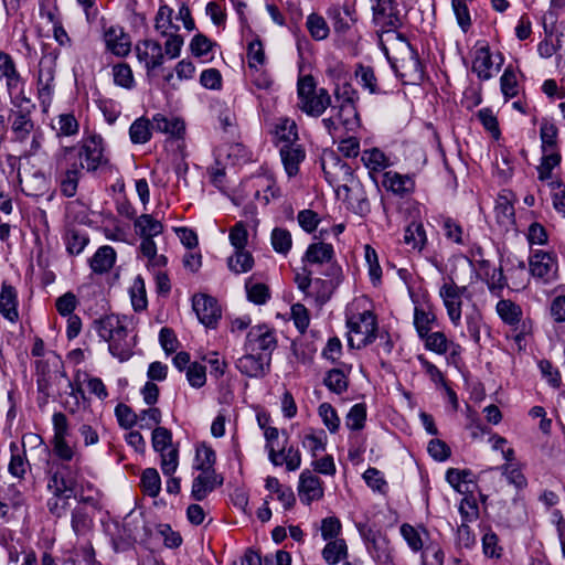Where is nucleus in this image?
Masks as SVG:
<instances>
[{
  "mask_svg": "<svg viewBox=\"0 0 565 565\" xmlns=\"http://www.w3.org/2000/svg\"><path fill=\"white\" fill-rule=\"evenodd\" d=\"M56 168L61 170L58 184L61 193L66 198L76 195L83 170L95 172L108 164L105 156L104 139L92 135L74 146H63L54 153Z\"/></svg>",
  "mask_w": 565,
  "mask_h": 565,
  "instance_id": "obj_1",
  "label": "nucleus"
},
{
  "mask_svg": "<svg viewBox=\"0 0 565 565\" xmlns=\"http://www.w3.org/2000/svg\"><path fill=\"white\" fill-rule=\"evenodd\" d=\"M348 345L362 349L373 343L377 337L376 316L371 310L347 315Z\"/></svg>",
  "mask_w": 565,
  "mask_h": 565,
  "instance_id": "obj_2",
  "label": "nucleus"
},
{
  "mask_svg": "<svg viewBox=\"0 0 565 565\" xmlns=\"http://www.w3.org/2000/svg\"><path fill=\"white\" fill-rule=\"evenodd\" d=\"M47 488L54 495L77 497L78 468L70 462L47 461Z\"/></svg>",
  "mask_w": 565,
  "mask_h": 565,
  "instance_id": "obj_3",
  "label": "nucleus"
},
{
  "mask_svg": "<svg viewBox=\"0 0 565 565\" xmlns=\"http://www.w3.org/2000/svg\"><path fill=\"white\" fill-rule=\"evenodd\" d=\"M324 178L330 185L339 192L343 190L347 193L353 192L355 180L353 169L333 152L326 154L321 162Z\"/></svg>",
  "mask_w": 565,
  "mask_h": 565,
  "instance_id": "obj_4",
  "label": "nucleus"
},
{
  "mask_svg": "<svg viewBox=\"0 0 565 565\" xmlns=\"http://www.w3.org/2000/svg\"><path fill=\"white\" fill-rule=\"evenodd\" d=\"M11 104L13 108L10 111L9 118L11 119L14 140L23 142L34 128L31 115L35 110V104L29 97H14Z\"/></svg>",
  "mask_w": 565,
  "mask_h": 565,
  "instance_id": "obj_5",
  "label": "nucleus"
},
{
  "mask_svg": "<svg viewBox=\"0 0 565 565\" xmlns=\"http://www.w3.org/2000/svg\"><path fill=\"white\" fill-rule=\"evenodd\" d=\"M153 450L160 454L161 470L164 476H172L179 465V450L172 445V433L162 426L152 430Z\"/></svg>",
  "mask_w": 565,
  "mask_h": 565,
  "instance_id": "obj_6",
  "label": "nucleus"
},
{
  "mask_svg": "<svg viewBox=\"0 0 565 565\" xmlns=\"http://www.w3.org/2000/svg\"><path fill=\"white\" fill-rule=\"evenodd\" d=\"M530 274L544 284L557 279L558 262L557 256L552 252L541 249L532 252L529 258Z\"/></svg>",
  "mask_w": 565,
  "mask_h": 565,
  "instance_id": "obj_7",
  "label": "nucleus"
},
{
  "mask_svg": "<svg viewBox=\"0 0 565 565\" xmlns=\"http://www.w3.org/2000/svg\"><path fill=\"white\" fill-rule=\"evenodd\" d=\"M468 288L458 286L452 278L445 280L439 288V297L443 299L447 315L454 326H459L461 321L462 298L466 297Z\"/></svg>",
  "mask_w": 565,
  "mask_h": 565,
  "instance_id": "obj_8",
  "label": "nucleus"
},
{
  "mask_svg": "<svg viewBox=\"0 0 565 565\" xmlns=\"http://www.w3.org/2000/svg\"><path fill=\"white\" fill-rule=\"evenodd\" d=\"M373 21L382 23L388 30H396L403 26L405 14L402 13L398 0H377L371 2Z\"/></svg>",
  "mask_w": 565,
  "mask_h": 565,
  "instance_id": "obj_9",
  "label": "nucleus"
},
{
  "mask_svg": "<svg viewBox=\"0 0 565 565\" xmlns=\"http://www.w3.org/2000/svg\"><path fill=\"white\" fill-rule=\"evenodd\" d=\"M277 347L274 331L266 324L255 326L249 329L244 344L245 352L273 353Z\"/></svg>",
  "mask_w": 565,
  "mask_h": 565,
  "instance_id": "obj_10",
  "label": "nucleus"
},
{
  "mask_svg": "<svg viewBox=\"0 0 565 565\" xmlns=\"http://www.w3.org/2000/svg\"><path fill=\"white\" fill-rule=\"evenodd\" d=\"M270 353L245 352L236 360V369L245 376L262 379L270 371Z\"/></svg>",
  "mask_w": 565,
  "mask_h": 565,
  "instance_id": "obj_11",
  "label": "nucleus"
},
{
  "mask_svg": "<svg viewBox=\"0 0 565 565\" xmlns=\"http://www.w3.org/2000/svg\"><path fill=\"white\" fill-rule=\"evenodd\" d=\"M192 307L199 321L207 328H215L222 311L217 300L209 295L199 294L192 299Z\"/></svg>",
  "mask_w": 565,
  "mask_h": 565,
  "instance_id": "obj_12",
  "label": "nucleus"
},
{
  "mask_svg": "<svg viewBox=\"0 0 565 565\" xmlns=\"http://www.w3.org/2000/svg\"><path fill=\"white\" fill-rule=\"evenodd\" d=\"M136 55L140 63L145 64L147 75L163 64L164 54L161 44L154 40H143L137 43Z\"/></svg>",
  "mask_w": 565,
  "mask_h": 565,
  "instance_id": "obj_13",
  "label": "nucleus"
},
{
  "mask_svg": "<svg viewBox=\"0 0 565 565\" xmlns=\"http://www.w3.org/2000/svg\"><path fill=\"white\" fill-rule=\"evenodd\" d=\"M367 548L379 565H392V548L388 539L379 531H369L366 535Z\"/></svg>",
  "mask_w": 565,
  "mask_h": 565,
  "instance_id": "obj_14",
  "label": "nucleus"
},
{
  "mask_svg": "<svg viewBox=\"0 0 565 565\" xmlns=\"http://www.w3.org/2000/svg\"><path fill=\"white\" fill-rule=\"evenodd\" d=\"M298 494L303 504H311L312 501L323 497L321 480L310 470H303L299 477Z\"/></svg>",
  "mask_w": 565,
  "mask_h": 565,
  "instance_id": "obj_15",
  "label": "nucleus"
},
{
  "mask_svg": "<svg viewBox=\"0 0 565 565\" xmlns=\"http://www.w3.org/2000/svg\"><path fill=\"white\" fill-rule=\"evenodd\" d=\"M223 484V477L215 470L200 471L193 479L191 497L195 501H203L216 487Z\"/></svg>",
  "mask_w": 565,
  "mask_h": 565,
  "instance_id": "obj_16",
  "label": "nucleus"
},
{
  "mask_svg": "<svg viewBox=\"0 0 565 565\" xmlns=\"http://www.w3.org/2000/svg\"><path fill=\"white\" fill-rule=\"evenodd\" d=\"M106 47L117 56H127L131 50L130 36L122 26L111 25L104 32Z\"/></svg>",
  "mask_w": 565,
  "mask_h": 565,
  "instance_id": "obj_17",
  "label": "nucleus"
},
{
  "mask_svg": "<svg viewBox=\"0 0 565 565\" xmlns=\"http://www.w3.org/2000/svg\"><path fill=\"white\" fill-rule=\"evenodd\" d=\"M354 9L349 6L341 7L340 4H332L327 9V17L331 21L334 33L338 35H345L353 22H355L354 18Z\"/></svg>",
  "mask_w": 565,
  "mask_h": 565,
  "instance_id": "obj_18",
  "label": "nucleus"
},
{
  "mask_svg": "<svg viewBox=\"0 0 565 565\" xmlns=\"http://www.w3.org/2000/svg\"><path fill=\"white\" fill-rule=\"evenodd\" d=\"M382 185L393 194L405 198L415 191V181L408 174H401L396 171L383 173Z\"/></svg>",
  "mask_w": 565,
  "mask_h": 565,
  "instance_id": "obj_19",
  "label": "nucleus"
},
{
  "mask_svg": "<svg viewBox=\"0 0 565 565\" xmlns=\"http://www.w3.org/2000/svg\"><path fill=\"white\" fill-rule=\"evenodd\" d=\"M331 95L328 89L321 87L318 88L316 94L298 103V107L306 115L318 118L324 114L328 107H331Z\"/></svg>",
  "mask_w": 565,
  "mask_h": 565,
  "instance_id": "obj_20",
  "label": "nucleus"
},
{
  "mask_svg": "<svg viewBox=\"0 0 565 565\" xmlns=\"http://www.w3.org/2000/svg\"><path fill=\"white\" fill-rule=\"evenodd\" d=\"M17 289L3 281L0 291V313L8 321L15 323L19 320Z\"/></svg>",
  "mask_w": 565,
  "mask_h": 565,
  "instance_id": "obj_21",
  "label": "nucleus"
},
{
  "mask_svg": "<svg viewBox=\"0 0 565 565\" xmlns=\"http://www.w3.org/2000/svg\"><path fill=\"white\" fill-rule=\"evenodd\" d=\"M280 157L288 177H295L299 172V164L306 158V151L299 143H288L280 148Z\"/></svg>",
  "mask_w": 565,
  "mask_h": 565,
  "instance_id": "obj_22",
  "label": "nucleus"
},
{
  "mask_svg": "<svg viewBox=\"0 0 565 565\" xmlns=\"http://www.w3.org/2000/svg\"><path fill=\"white\" fill-rule=\"evenodd\" d=\"M331 113L335 114L338 122L347 131H354L360 127V116L355 103L351 98L342 100L339 106L331 107Z\"/></svg>",
  "mask_w": 565,
  "mask_h": 565,
  "instance_id": "obj_23",
  "label": "nucleus"
},
{
  "mask_svg": "<svg viewBox=\"0 0 565 565\" xmlns=\"http://www.w3.org/2000/svg\"><path fill=\"white\" fill-rule=\"evenodd\" d=\"M108 349L113 356L125 362L132 355V343L128 340V331L121 326L108 341Z\"/></svg>",
  "mask_w": 565,
  "mask_h": 565,
  "instance_id": "obj_24",
  "label": "nucleus"
},
{
  "mask_svg": "<svg viewBox=\"0 0 565 565\" xmlns=\"http://www.w3.org/2000/svg\"><path fill=\"white\" fill-rule=\"evenodd\" d=\"M151 127L154 131L162 132L174 138H181L185 130L183 120L178 117H168L162 114H156L152 117Z\"/></svg>",
  "mask_w": 565,
  "mask_h": 565,
  "instance_id": "obj_25",
  "label": "nucleus"
},
{
  "mask_svg": "<svg viewBox=\"0 0 565 565\" xmlns=\"http://www.w3.org/2000/svg\"><path fill=\"white\" fill-rule=\"evenodd\" d=\"M54 70L51 63L41 61L38 76V94L44 106L51 103L53 94Z\"/></svg>",
  "mask_w": 565,
  "mask_h": 565,
  "instance_id": "obj_26",
  "label": "nucleus"
},
{
  "mask_svg": "<svg viewBox=\"0 0 565 565\" xmlns=\"http://www.w3.org/2000/svg\"><path fill=\"white\" fill-rule=\"evenodd\" d=\"M333 258V246L331 244L320 242L312 243L308 246L305 255L302 256V263L310 265H324L329 264Z\"/></svg>",
  "mask_w": 565,
  "mask_h": 565,
  "instance_id": "obj_27",
  "label": "nucleus"
},
{
  "mask_svg": "<svg viewBox=\"0 0 565 565\" xmlns=\"http://www.w3.org/2000/svg\"><path fill=\"white\" fill-rule=\"evenodd\" d=\"M116 263V252L111 246L99 247L89 259L93 273L103 275L108 273Z\"/></svg>",
  "mask_w": 565,
  "mask_h": 565,
  "instance_id": "obj_28",
  "label": "nucleus"
},
{
  "mask_svg": "<svg viewBox=\"0 0 565 565\" xmlns=\"http://www.w3.org/2000/svg\"><path fill=\"white\" fill-rule=\"evenodd\" d=\"M136 234L140 238H153L163 232V225L160 221L153 218L151 214L143 213L134 221Z\"/></svg>",
  "mask_w": 565,
  "mask_h": 565,
  "instance_id": "obj_29",
  "label": "nucleus"
},
{
  "mask_svg": "<svg viewBox=\"0 0 565 565\" xmlns=\"http://www.w3.org/2000/svg\"><path fill=\"white\" fill-rule=\"evenodd\" d=\"M71 526L77 536H86L90 533L94 521L85 507L77 505L72 510Z\"/></svg>",
  "mask_w": 565,
  "mask_h": 565,
  "instance_id": "obj_30",
  "label": "nucleus"
},
{
  "mask_svg": "<svg viewBox=\"0 0 565 565\" xmlns=\"http://www.w3.org/2000/svg\"><path fill=\"white\" fill-rule=\"evenodd\" d=\"M493 66L492 56L488 46H482L476 51L472 61V72L481 81H488L492 77L491 68Z\"/></svg>",
  "mask_w": 565,
  "mask_h": 565,
  "instance_id": "obj_31",
  "label": "nucleus"
},
{
  "mask_svg": "<svg viewBox=\"0 0 565 565\" xmlns=\"http://www.w3.org/2000/svg\"><path fill=\"white\" fill-rule=\"evenodd\" d=\"M500 319L508 326H516L523 316L522 308L510 299H501L495 306Z\"/></svg>",
  "mask_w": 565,
  "mask_h": 565,
  "instance_id": "obj_32",
  "label": "nucleus"
},
{
  "mask_svg": "<svg viewBox=\"0 0 565 565\" xmlns=\"http://www.w3.org/2000/svg\"><path fill=\"white\" fill-rule=\"evenodd\" d=\"M66 250L70 255H79L89 243L88 234L74 226L68 227L64 234Z\"/></svg>",
  "mask_w": 565,
  "mask_h": 565,
  "instance_id": "obj_33",
  "label": "nucleus"
},
{
  "mask_svg": "<svg viewBox=\"0 0 565 565\" xmlns=\"http://www.w3.org/2000/svg\"><path fill=\"white\" fill-rule=\"evenodd\" d=\"M353 192H345V201H348L351 210L355 214L360 216H366L371 212V204L365 195V192L360 182L353 184Z\"/></svg>",
  "mask_w": 565,
  "mask_h": 565,
  "instance_id": "obj_34",
  "label": "nucleus"
},
{
  "mask_svg": "<svg viewBox=\"0 0 565 565\" xmlns=\"http://www.w3.org/2000/svg\"><path fill=\"white\" fill-rule=\"evenodd\" d=\"M361 160L370 170V175L374 179V173L386 169L390 166L388 158L377 148L364 150Z\"/></svg>",
  "mask_w": 565,
  "mask_h": 565,
  "instance_id": "obj_35",
  "label": "nucleus"
},
{
  "mask_svg": "<svg viewBox=\"0 0 565 565\" xmlns=\"http://www.w3.org/2000/svg\"><path fill=\"white\" fill-rule=\"evenodd\" d=\"M404 242L411 245L413 249L422 252L427 244V234L422 222L413 221L405 228Z\"/></svg>",
  "mask_w": 565,
  "mask_h": 565,
  "instance_id": "obj_36",
  "label": "nucleus"
},
{
  "mask_svg": "<svg viewBox=\"0 0 565 565\" xmlns=\"http://www.w3.org/2000/svg\"><path fill=\"white\" fill-rule=\"evenodd\" d=\"M347 556L348 546L343 539L329 541L322 550V557L330 565L338 564L341 559L347 558Z\"/></svg>",
  "mask_w": 565,
  "mask_h": 565,
  "instance_id": "obj_37",
  "label": "nucleus"
},
{
  "mask_svg": "<svg viewBox=\"0 0 565 565\" xmlns=\"http://www.w3.org/2000/svg\"><path fill=\"white\" fill-rule=\"evenodd\" d=\"M151 121L145 117L137 118L129 128L130 141L135 145H143L151 138Z\"/></svg>",
  "mask_w": 565,
  "mask_h": 565,
  "instance_id": "obj_38",
  "label": "nucleus"
},
{
  "mask_svg": "<svg viewBox=\"0 0 565 565\" xmlns=\"http://www.w3.org/2000/svg\"><path fill=\"white\" fill-rule=\"evenodd\" d=\"M140 487L145 494L156 498L161 491V478L156 468H147L142 471Z\"/></svg>",
  "mask_w": 565,
  "mask_h": 565,
  "instance_id": "obj_39",
  "label": "nucleus"
},
{
  "mask_svg": "<svg viewBox=\"0 0 565 565\" xmlns=\"http://www.w3.org/2000/svg\"><path fill=\"white\" fill-rule=\"evenodd\" d=\"M275 137L278 141L295 143L298 140V129L295 120L290 118H280L275 126Z\"/></svg>",
  "mask_w": 565,
  "mask_h": 565,
  "instance_id": "obj_40",
  "label": "nucleus"
},
{
  "mask_svg": "<svg viewBox=\"0 0 565 565\" xmlns=\"http://www.w3.org/2000/svg\"><path fill=\"white\" fill-rule=\"evenodd\" d=\"M323 384L334 394L341 395L349 387V380L344 372L340 369H332L327 372Z\"/></svg>",
  "mask_w": 565,
  "mask_h": 565,
  "instance_id": "obj_41",
  "label": "nucleus"
},
{
  "mask_svg": "<svg viewBox=\"0 0 565 565\" xmlns=\"http://www.w3.org/2000/svg\"><path fill=\"white\" fill-rule=\"evenodd\" d=\"M355 76L360 85L367 89L370 94H382L383 90L377 85V78L371 66L359 64L355 70Z\"/></svg>",
  "mask_w": 565,
  "mask_h": 565,
  "instance_id": "obj_42",
  "label": "nucleus"
},
{
  "mask_svg": "<svg viewBox=\"0 0 565 565\" xmlns=\"http://www.w3.org/2000/svg\"><path fill=\"white\" fill-rule=\"evenodd\" d=\"M121 322L116 316H106L94 321V328L97 334L106 342H108L115 332L121 327Z\"/></svg>",
  "mask_w": 565,
  "mask_h": 565,
  "instance_id": "obj_43",
  "label": "nucleus"
},
{
  "mask_svg": "<svg viewBox=\"0 0 565 565\" xmlns=\"http://www.w3.org/2000/svg\"><path fill=\"white\" fill-rule=\"evenodd\" d=\"M558 129L554 122L543 119L540 128V137L542 141V151L548 152L557 147Z\"/></svg>",
  "mask_w": 565,
  "mask_h": 565,
  "instance_id": "obj_44",
  "label": "nucleus"
},
{
  "mask_svg": "<svg viewBox=\"0 0 565 565\" xmlns=\"http://www.w3.org/2000/svg\"><path fill=\"white\" fill-rule=\"evenodd\" d=\"M230 270L235 274H242L250 270L254 266V258L250 253L245 249L235 250L234 255L227 259Z\"/></svg>",
  "mask_w": 565,
  "mask_h": 565,
  "instance_id": "obj_45",
  "label": "nucleus"
},
{
  "mask_svg": "<svg viewBox=\"0 0 565 565\" xmlns=\"http://www.w3.org/2000/svg\"><path fill=\"white\" fill-rule=\"evenodd\" d=\"M130 299L135 311H143L148 307L146 285L143 278L138 275L130 288Z\"/></svg>",
  "mask_w": 565,
  "mask_h": 565,
  "instance_id": "obj_46",
  "label": "nucleus"
},
{
  "mask_svg": "<svg viewBox=\"0 0 565 565\" xmlns=\"http://www.w3.org/2000/svg\"><path fill=\"white\" fill-rule=\"evenodd\" d=\"M436 322V316L431 311H426L420 307L414 309V326L418 333L419 339H424Z\"/></svg>",
  "mask_w": 565,
  "mask_h": 565,
  "instance_id": "obj_47",
  "label": "nucleus"
},
{
  "mask_svg": "<svg viewBox=\"0 0 565 565\" xmlns=\"http://www.w3.org/2000/svg\"><path fill=\"white\" fill-rule=\"evenodd\" d=\"M307 29L316 41H322L328 38L330 28L323 17L311 13L307 17Z\"/></svg>",
  "mask_w": 565,
  "mask_h": 565,
  "instance_id": "obj_48",
  "label": "nucleus"
},
{
  "mask_svg": "<svg viewBox=\"0 0 565 565\" xmlns=\"http://www.w3.org/2000/svg\"><path fill=\"white\" fill-rule=\"evenodd\" d=\"M497 220L500 224L510 225L514 223V206L505 194H500L494 207Z\"/></svg>",
  "mask_w": 565,
  "mask_h": 565,
  "instance_id": "obj_49",
  "label": "nucleus"
},
{
  "mask_svg": "<svg viewBox=\"0 0 565 565\" xmlns=\"http://www.w3.org/2000/svg\"><path fill=\"white\" fill-rule=\"evenodd\" d=\"M271 246L278 254L287 255L292 246L291 234L282 227H275L270 235Z\"/></svg>",
  "mask_w": 565,
  "mask_h": 565,
  "instance_id": "obj_50",
  "label": "nucleus"
},
{
  "mask_svg": "<svg viewBox=\"0 0 565 565\" xmlns=\"http://www.w3.org/2000/svg\"><path fill=\"white\" fill-rule=\"evenodd\" d=\"M172 12L173 10L169 6L164 4L159 7L156 14L154 28L163 36L169 35L168 31L170 29H173L175 32L179 30V26L172 23Z\"/></svg>",
  "mask_w": 565,
  "mask_h": 565,
  "instance_id": "obj_51",
  "label": "nucleus"
},
{
  "mask_svg": "<svg viewBox=\"0 0 565 565\" xmlns=\"http://www.w3.org/2000/svg\"><path fill=\"white\" fill-rule=\"evenodd\" d=\"M114 83L126 89H132L136 85L132 70L127 63L113 66Z\"/></svg>",
  "mask_w": 565,
  "mask_h": 565,
  "instance_id": "obj_52",
  "label": "nucleus"
},
{
  "mask_svg": "<svg viewBox=\"0 0 565 565\" xmlns=\"http://www.w3.org/2000/svg\"><path fill=\"white\" fill-rule=\"evenodd\" d=\"M484 275L489 291L495 297H501L503 289L508 286L502 268H492L491 273L487 270Z\"/></svg>",
  "mask_w": 565,
  "mask_h": 565,
  "instance_id": "obj_53",
  "label": "nucleus"
},
{
  "mask_svg": "<svg viewBox=\"0 0 565 565\" xmlns=\"http://www.w3.org/2000/svg\"><path fill=\"white\" fill-rule=\"evenodd\" d=\"M551 152H543L541 164L537 168L539 179L545 181L552 178V171L561 163V154L558 151L550 150Z\"/></svg>",
  "mask_w": 565,
  "mask_h": 565,
  "instance_id": "obj_54",
  "label": "nucleus"
},
{
  "mask_svg": "<svg viewBox=\"0 0 565 565\" xmlns=\"http://www.w3.org/2000/svg\"><path fill=\"white\" fill-rule=\"evenodd\" d=\"M366 420V405L364 403L354 404L348 415L345 425L351 430H361Z\"/></svg>",
  "mask_w": 565,
  "mask_h": 565,
  "instance_id": "obj_55",
  "label": "nucleus"
},
{
  "mask_svg": "<svg viewBox=\"0 0 565 565\" xmlns=\"http://www.w3.org/2000/svg\"><path fill=\"white\" fill-rule=\"evenodd\" d=\"M500 87L507 100L519 94L516 75L512 66H508L501 75Z\"/></svg>",
  "mask_w": 565,
  "mask_h": 565,
  "instance_id": "obj_56",
  "label": "nucleus"
},
{
  "mask_svg": "<svg viewBox=\"0 0 565 565\" xmlns=\"http://www.w3.org/2000/svg\"><path fill=\"white\" fill-rule=\"evenodd\" d=\"M396 38L399 41L405 42L409 50L411 56L408 61V66L409 68H412L411 76L413 77L414 81H422L424 78V66L419 60L417 50L407 41L405 34L397 33Z\"/></svg>",
  "mask_w": 565,
  "mask_h": 565,
  "instance_id": "obj_57",
  "label": "nucleus"
},
{
  "mask_svg": "<svg viewBox=\"0 0 565 565\" xmlns=\"http://www.w3.org/2000/svg\"><path fill=\"white\" fill-rule=\"evenodd\" d=\"M54 128L57 137H70L78 132L79 125L73 114H61L57 117V127Z\"/></svg>",
  "mask_w": 565,
  "mask_h": 565,
  "instance_id": "obj_58",
  "label": "nucleus"
},
{
  "mask_svg": "<svg viewBox=\"0 0 565 565\" xmlns=\"http://www.w3.org/2000/svg\"><path fill=\"white\" fill-rule=\"evenodd\" d=\"M195 460L198 462L195 465L196 470H199V471L215 470L214 463L216 461V454L211 447L203 445L202 447L198 448Z\"/></svg>",
  "mask_w": 565,
  "mask_h": 565,
  "instance_id": "obj_59",
  "label": "nucleus"
},
{
  "mask_svg": "<svg viewBox=\"0 0 565 565\" xmlns=\"http://www.w3.org/2000/svg\"><path fill=\"white\" fill-rule=\"evenodd\" d=\"M501 470L508 482L514 486L518 490H522L527 487V480L518 466L505 463L501 466Z\"/></svg>",
  "mask_w": 565,
  "mask_h": 565,
  "instance_id": "obj_60",
  "label": "nucleus"
},
{
  "mask_svg": "<svg viewBox=\"0 0 565 565\" xmlns=\"http://www.w3.org/2000/svg\"><path fill=\"white\" fill-rule=\"evenodd\" d=\"M245 287L248 300L256 305L266 303L270 297L269 289L265 284H252L250 280H247Z\"/></svg>",
  "mask_w": 565,
  "mask_h": 565,
  "instance_id": "obj_61",
  "label": "nucleus"
},
{
  "mask_svg": "<svg viewBox=\"0 0 565 565\" xmlns=\"http://www.w3.org/2000/svg\"><path fill=\"white\" fill-rule=\"evenodd\" d=\"M423 340L425 341V348L429 351H434L438 354H445L448 351V341L444 332L429 331Z\"/></svg>",
  "mask_w": 565,
  "mask_h": 565,
  "instance_id": "obj_62",
  "label": "nucleus"
},
{
  "mask_svg": "<svg viewBox=\"0 0 565 565\" xmlns=\"http://www.w3.org/2000/svg\"><path fill=\"white\" fill-rule=\"evenodd\" d=\"M318 413L330 433H337L340 426V418L334 407L329 403H322L318 408Z\"/></svg>",
  "mask_w": 565,
  "mask_h": 565,
  "instance_id": "obj_63",
  "label": "nucleus"
},
{
  "mask_svg": "<svg viewBox=\"0 0 565 565\" xmlns=\"http://www.w3.org/2000/svg\"><path fill=\"white\" fill-rule=\"evenodd\" d=\"M215 45L207 36L202 33L195 34L190 42V51L195 57L207 55Z\"/></svg>",
  "mask_w": 565,
  "mask_h": 565,
  "instance_id": "obj_64",
  "label": "nucleus"
}]
</instances>
